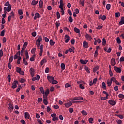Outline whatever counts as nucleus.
Masks as SVG:
<instances>
[{
	"label": "nucleus",
	"mask_w": 124,
	"mask_h": 124,
	"mask_svg": "<svg viewBox=\"0 0 124 124\" xmlns=\"http://www.w3.org/2000/svg\"><path fill=\"white\" fill-rule=\"evenodd\" d=\"M19 84V82L17 80H15L14 81L13 83H12V89H16L17 88V85Z\"/></svg>",
	"instance_id": "obj_1"
},
{
	"label": "nucleus",
	"mask_w": 124,
	"mask_h": 124,
	"mask_svg": "<svg viewBox=\"0 0 124 124\" xmlns=\"http://www.w3.org/2000/svg\"><path fill=\"white\" fill-rule=\"evenodd\" d=\"M47 79L49 82L52 83V82L54 81V79H55V78L53 76H47Z\"/></svg>",
	"instance_id": "obj_2"
},
{
	"label": "nucleus",
	"mask_w": 124,
	"mask_h": 124,
	"mask_svg": "<svg viewBox=\"0 0 124 124\" xmlns=\"http://www.w3.org/2000/svg\"><path fill=\"white\" fill-rule=\"evenodd\" d=\"M114 69L117 73H121L122 72V70L121 69V68H119L117 66H114Z\"/></svg>",
	"instance_id": "obj_3"
},
{
	"label": "nucleus",
	"mask_w": 124,
	"mask_h": 124,
	"mask_svg": "<svg viewBox=\"0 0 124 124\" xmlns=\"http://www.w3.org/2000/svg\"><path fill=\"white\" fill-rule=\"evenodd\" d=\"M65 43H68L69 40H70V37L68 35H65L64 36Z\"/></svg>",
	"instance_id": "obj_4"
},
{
	"label": "nucleus",
	"mask_w": 124,
	"mask_h": 124,
	"mask_svg": "<svg viewBox=\"0 0 124 124\" xmlns=\"http://www.w3.org/2000/svg\"><path fill=\"white\" fill-rule=\"evenodd\" d=\"M108 102L109 104H110V105H112V106L116 105V101H115L114 100H108Z\"/></svg>",
	"instance_id": "obj_5"
},
{
	"label": "nucleus",
	"mask_w": 124,
	"mask_h": 124,
	"mask_svg": "<svg viewBox=\"0 0 124 124\" xmlns=\"http://www.w3.org/2000/svg\"><path fill=\"white\" fill-rule=\"evenodd\" d=\"M30 72L31 73V76H32V77H33V76H34V69L31 68L30 69Z\"/></svg>",
	"instance_id": "obj_6"
},
{
	"label": "nucleus",
	"mask_w": 124,
	"mask_h": 124,
	"mask_svg": "<svg viewBox=\"0 0 124 124\" xmlns=\"http://www.w3.org/2000/svg\"><path fill=\"white\" fill-rule=\"evenodd\" d=\"M79 62H80V63H81L82 64H87V62H89V61L83 60L82 59H80L79 60Z\"/></svg>",
	"instance_id": "obj_7"
},
{
	"label": "nucleus",
	"mask_w": 124,
	"mask_h": 124,
	"mask_svg": "<svg viewBox=\"0 0 124 124\" xmlns=\"http://www.w3.org/2000/svg\"><path fill=\"white\" fill-rule=\"evenodd\" d=\"M124 17H121L120 19V21L119 22V26H122V25H124Z\"/></svg>",
	"instance_id": "obj_8"
},
{
	"label": "nucleus",
	"mask_w": 124,
	"mask_h": 124,
	"mask_svg": "<svg viewBox=\"0 0 124 124\" xmlns=\"http://www.w3.org/2000/svg\"><path fill=\"white\" fill-rule=\"evenodd\" d=\"M111 64L112 66H114V65H116V61L115 60V59L112 58L111 59Z\"/></svg>",
	"instance_id": "obj_9"
},
{
	"label": "nucleus",
	"mask_w": 124,
	"mask_h": 124,
	"mask_svg": "<svg viewBox=\"0 0 124 124\" xmlns=\"http://www.w3.org/2000/svg\"><path fill=\"white\" fill-rule=\"evenodd\" d=\"M40 47V51L39 53V56L41 57V56H42V52H43V45H41Z\"/></svg>",
	"instance_id": "obj_10"
},
{
	"label": "nucleus",
	"mask_w": 124,
	"mask_h": 124,
	"mask_svg": "<svg viewBox=\"0 0 124 124\" xmlns=\"http://www.w3.org/2000/svg\"><path fill=\"white\" fill-rule=\"evenodd\" d=\"M37 18H40V15L38 13H36L34 17V20H36Z\"/></svg>",
	"instance_id": "obj_11"
},
{
	"label": "nucleus",
	"mask_w": 124,
	"mask_h": 124,
	"mask_svg": "<svg viewBox=\"0 0 124 124\" xmlns=\"http://www.w3.org/2000/svg\"><path fill=\"white\" fill-rule=\"evenodd\" d=\"M71 105H72V103L70 101L68 103H66L65 104V107H66V108H68L69 107H70Z\"/></svg>",
	"instance_id": "obj_12"
},
{
	"label": "nucleus",
	"mask_w": 124,
	"mask_h": 124,
	"mask_svg": "<svg viewBox=\"0 0 124 124\" xmlns=\"http://www.w3.org/2000/svg\"><path fill=\"white\" fill-rule=\"evenodd\" d=\"M73 100H83V97L81 96H78L73 98Z\"/></svg>",
	"instance_id": "obj_13"
},
{
	"label": "nucleus",
	"mask_w": 124,
	"mask_h": 124,
	"mask_svg": "<svg viewBox=\"0 0 124 124\" xmlns=\"http://www.w3.org/2000/svg\"><path fill=\"white\" fill-rule=\"evenodd\" d=\"M24 115H25V119H30V113H29L28 112H25L24 113Z\"/></svg>",
	"instance_id": "obj_14"
},
{
	"label": "nucleus",
	"mask_w": 124,
	"mask_h": 124,
	"mask_svg": "<svg viewBox=\"0 0 124 124\" xmlns=\"http://www.w3.org/2000/svg\"><path fill=\"white\" fill-rule=\"evenodd\" d=\"M39 6L40 8H42V7L43 6V1H42V0L39 1Z\"/></svg>",
	"instance_id": "obj_15"
},
{
	"label": "nucleus",
	"mask_w": 124,
	"mask_h": 124,
	"mask_svg": "<svg viewBox=\"0 0 124 124\" xmlns=\"http://www.w3.org/2000/svg\"><path fill=\"white\" fill-rule=\"evenodd\" d=\"M85 37H86L87 39H88V40H89L90 41H91L92 40V36H91V35L87 34L85 35Z\"/></svg>",
	"instance_id": "obj_16"
},
{
	"label": "nucleus",
	"mask_w": 124,
	"mask_h": 124,
	"mask_svg": "<svg viewBox=\"0 0 124 124\" xmlns=\"http://www.w3.org/2000/svg\"><path fill=\"white\" fill-rule=\"evenodd\" d=\"M25 57H26V60H28L29 59V52H28V50H25L24 51Z\"/></svg>",
	"instance_id": "obj_17"
},
{
	"label": "nucleus",
	"mask_w": 124,
	"mask_h": 124,
	"mask_svg": "<svg viewBox=\"0 0 124 124\" xmlns=\"http://www.w3.org/2000/svg\"><path fill=\"white\" fill-rule=\"evenodd\" d=\"M74 31H75V32H76L77 33H80V29L76 28V27H75L74 28Z\"/></svg>",
	"instance_id": "obj_18"
},
{
	"label": "nucleus",
	"mask_w": 124,
	"mask_h": 124,
	"mask_svg": "<svg viewBox=\"0 0 124 124\" xmlns=\"http://www.w3.org/2000/svg\"><path fill=\"white\" fill-rule=\"evenodd\" d=\"M61 67L62 70H64V69H65V64H64L63 63H62L61 64Z\"/></svg>",
	"instance_id": "obj_19"
},
{
	"label": "nucleus",
	"mask_w": 124,
	"mask_h": 124,
	"mask_svg": "<svg viewBox=\"0 0 124 124\" xmlns=\"http://www.w3.org/2000/svg\"><path fill=\"white\" fill-rule=\"evenodd\" d=\"M38 3V1H35V0H33L31 3V5H36Z\"/></svg>",
	"instance_id": "obj_20"
},
{
	"label": "nucleus",
	"mask_w": 124,
	"mask_h": 124,
	"mask_svg": "<svg viewBox=\"0 0 124 124\" xmlns=\"http://www.w3.org/2000/svg\"><path fill=\"white\" fill-rule=\"evenodd\" d=\"M28 45V42H25L23 46V47H22V49L23 50H25V49H26V48H27V46Z\"/></svg>",
	"instance_id": "obj_21"
},
{
	"label": "nucleus",
	"mask_w": 124,
	"mask_h": 124,
	"mask_svg": "<svg viewBox=\"0 0 124 124\" xmlns=\"http://www.w3.org/2000/svg\"><path fill=\"white\" fill-rule=\"evenodd\" d=\"M44 62H47V60H46V59H44L42 60H41V61L40 62L41 65L44 64Z\"/></svg>",
	"instance_id": "obj_22"
},
{
	"label": "nucleus",
	"mask_w": 124,
	"mask_h": 124,
	"mask_svg": "<svg viewBox=\"0 0 124 124\" xmlns=\"http://www.w3.org/2000/svg\"><path fill=\"white\" fill-rule=\"evenodd\" d=\"M50 93V90L49 89H47L45 92H44V93L46 95H49V93Z\"/></svg>",
	"instance_id": "obj_23"
},
{
	"label": "nucleus",
	"mask_w": 124,
	"mask_h": 124,
	"mask_svg": "<svg viewBox=\"0 0 124 124\" xmlns=\"http://www.w3.org/2000/svg\"><path fill=\"white\" fill-rule=\"evenodd\" d=\"M81 113L83 116H87V115H88V112L85 110H82Z\"/></svg>",
	"instance_id": "obj_24"
},
{
	"label": "nucleus",
	"mask_w": 124,
	"mask_h": 124,
	"mask_svg": "<svg viewBox=\"0 0 124 124\" xmlns=\"http://www.w3.org/2000/svg\"><path fill=\"white\" fill-rule=\"evenodd\" d=\"M83 47L85 48H88V42L86 41L83 42Z\"/></svg>",
	"instance_id": "obj_25"
},
{
	"label": "nucleus",
	"mask_w": 124,
	"mask_h": 124,
	"mask_svg": "<svg viewBox=\"0 0 124 124\" xmlns=\"http://www.w3.org/2000/svg\"><path fill=\"white\" fill-rule=\"evenodd\" d=\"M99 69V67L98 66H96L93 69V72L95 73L97 70Z\"/></svg>",
	"instance_id": "obj_26"
},
{
	"label": "nucleus",
	"mask_w": 124,
	"mask_h": 124,
	"mask_svg": "<svg viewBox=\"0 0 124 124\" xmlns=\"http://www.w3.org/2000/svg\"><path fill=\"white\" fill-rule=\"evenodd\" d=\"M39 90L41 93H42V94H44V89L43 88V87H40Z\"/></svg>",
	"instance_id": "obj_27"
},
{
	"label": "nucleus",
	"mask_w": 124,
	"mask_h": 124,
	"mask_svg": "<svg viewBox=\"0 0 124 124\" xmlns=\"http://www.w3.org/2000/svg\"><path fill=\"white\" fill-rule=\"evenodd\" d=\"M16 72H17V73H19L20 72L22 71V69H21V68L19 67H16Z\"/></svg>",
	"instance_id": "obj_28"
},
{
	"label": "nucleus",
	"mask_w": 124,
	"mask_h": 124,
	"mask_svg": "<svg viewBox=\"0 0 124 124\" xmlns=\"http://www.w3.org/2000/svg\"><path fill=\"white\" fill-rule=\"evenodd\" d=\"M60 22V21H56L55 23V25L56 26V28H59V27H60V26H61V23H59Z\"/></svg>",
	"instance_id": "obj_29"
},
{
	"label": "nucleus",
	"mask_w": 124,
	"mask_h": 124,
	"mask_svg": "<svg viewBox=\"0 0 124 124\" xmlns=\"http://www.w3.org/2000/svg\"><path fill=\"white\" fill-rule=\"evenodd\" d=\"M3 56V51H2V49L0 50V61L1 59V57Z\"/></svg>",
	"instance_id": "obj_30"
},
{
	"label": "nucleus",
	"mask_w": 124,
	"mask_h": 124,
	"mask_svg": "<svg viewBox=\"0 0 124 124\" xmlns=\"http://www.w3.org/2000/svg\"><path fill=\"white\" fill-rule=\"evenodd\" d=\"M110 8H111V4H107L106 5V9L108 10H110Z\"/></svg>",
	"instance_id": "obj_31"
},
{
	"label": "nucleus",
	"mask_w": 124,
	"mask_h": 124,
	"mask_svg": "<svg viewBox=\"0 0 124 124\" xmlns=\"http://www.w3.org/2000/svg\"><path fill=\"white\" fill-rule=\"evenodd\" d=\"M102 45H103V46L106 45V40L105 38L102 39Z\"/></svg>",
	"instance_id": "obj_32"
},
{
	"label": "nucleus",
	"mask_w": 124,
	"mask_h": 124,
	"mask_svg": "<svg viewBox=\"0 0 124 124\" xmlns=\"http://www.w3.org/2000/svg\"><path fill=\"white\" fill-rule=\"evenodd\" d=\"M9 108H10V109H12V110H13V109H14V106H13V104H12L11 103L9 104Z\"/></svg>",
	"instance_id": "obj_33"
},
{
	"label": "nucleus",
	"mask_w": 124,
	"mask_h": 124,
	"mask_svg": "<svg viewBox=\"0 0 124 124\" xmlns=\"http://www.w3.org/2000/svg\"><path fill=\"white\" fill-rule=\"evenodd\" d=\"M42 41V37L41 36H39L38 39L36 40V42H41Z\"/></svg>",
	"instance_id": "obj_34"
},
{
	"label": "nucleus",
	"mask_w": 124,
	"mask_h": 124,
	"mask_svg": "<svg viewBox=\"0 0 124 124\" xmlns=\"http://www.w3.org/2000/svg\"><path fill=\"white\" fill-rule=\"evenodd\" d=\"M7 78H8V82H9V83H10L11 81V75H8L7 76Z\"/></svg>",
	"instance_id": "obj_35"
},
{
	"label": "nucleus",
	"mask_w": 124,
	"mask_h": 124,
	"mask_svg": "<svg viewBox=\"0 0 124 124\" xmlns=\"http://www.w3.org/2000/svg\"><path fill=\"white\" fill-rule=\"evenodd\" d=\"M49 43L51 46H54L55 45V42L53 41L52 39L49 41Z\"/></svg>",
	"instance_id": "obj_36"
},
{
	"label": "nucleus",
	"mask_w": 124,
	"mask_h": 124,
	"mask_svg": "<svg viewBox=\"0 0 124 124\" xmlns=\"http://www.w3.org/2000/svg\"><path fill=\"white\" fill-rule=\"evenodd\" d=\"M20 62H21V56H18V58L17 61V64H20V63H21Z\"/></svg>",
	"instance_id": "obj_37"
},
{
	"label": "nucleus",
	"mask_w": 124,
	"mask_h": 124,
	"mask_svg": "<svg viewBox=\"0 0 124 124\" xmlns=\"http://www.w3.org/2000/svg\"><path fill=\"white\" fill-rule=\"evenodd\" d=\"M5 33V30H3L0 32V36H4V33Z\"/></svg>",
	"instance_id": "obj_38"
},
{
	"label": "nucleus",
	"mask_w": 124,
	"mask_h": 124,
	"mask_svg": "<svg viewBox=\"0 0 124 124\" xmlns=\"http://www.w3.org/2000/svg\"><path fill=\"white\" fill-rule=\"evenodd\" d=\"M71 103H80V102H81L80 101H74V100H72L70 101Z\"/></svg>",
	"instance_id": "obj_39"
},
{
	"label": "nucleus",
	"mask_w": 124,
	"mask_h": 124,
	"mask_svg": "<svg viewBox=\"0 0 124 124\" xmlns=\"http://www.w3.org/2000/svg\"><path fill=\"white\" fill-rule=\"evenodd\" d=\"M110 81H111V82H114V83L115 82V81H117V79H116V78L115 77H112L110 78Z\"/></svg>",
	"instance_id": "obj_40"
},
{
	"label": "nucleus",
	"mask_w": 124,
	"mask_h": 124,
	"mask_svg": "<svg viewBox=\"0 0 124 124\" xmlns=\"http://www.w3.org/2000/svg\"><path fill=\"white\" fill-rule=\"evenodd\" d=\"M13 61V56H12L9 59V63H11Z\"/></svg>",
	"instance_id": "obj_41"
},
{
	"label": "nucleus",
	"mask_w": 124,
	"mask_h": 124,
	"mask_svg": "<svg viewBox=\"0 0 124 124\" xmlns=\"http://www.w3.org/2000/svg\"><path fill=\"white\" fill-rule=\"evenodd\" d=\"M84 69L85 70H86V71L87 72V73H89L90 74V73H91V72H90V70H89V68H88V67L85 66L84 67Z\"/></svg>",
	"instance_id": "obj_42"
},
{
	"label": "nucleus",
	"mask_w": 124,
	"mask_h": 124,
	"mask_svg": "<svg viewBox=\"0 0 124 124\" xmlns=\"http://www.w3.org/2000/svg\"><path fill=\"white\" fill-rule=\"evenodd\" d=\"M56 15L57 19H60L61 18V15L60 14V13L59 12H56Z\"/></svg>",
	"instance_id": "obj_43"
},
{
	"label": "nucleus",
	"mask_w": 124,
	"mask_h": 124,
	"mask_svg": "<svg viewBox=\"0 0 124 124\" xmlns=\"http://www.w3.org/2000/svg\"><path fill=\"white\" fill-rule=\"evenodd\" d=\"M80 3L82 5V6H84L85 5V0H80Z\"/></svg>",
	"instance_id": "obj_44"
},
{
	"label": "nucleus",
	"mask_w": 124,
	"mask_h": 124,
	"mask_svg": "<svg viewBox=\"0 0 124 124\" xmlns=\"http://www.w3.org/2000/svg\"><path fill=\"white\" fill-rule=\"evenodd\" d=\"M118 97H119V98H122V99H124V95L123 94H119L118 95Z\"/></svg>",
	"instance_id": "obj_45"
},
{
	"label": "nucleus",
	"mask_w": 124,
	"mask_h": 124,
	"mask_svg": "<svg viewBox=\"0 0 124 124\" xmlns=\"http://www.w3.org/2000/svg\"><path fill=\"white\" fill-rule=\"evenodd\" d=\"M18 12L19 15H23V10H22V9L18 10Z\"/></svg>",
	"instance_id": "obj_46"
},
{
	"label": "nucleus",
	"mask_w": 124,
	"mask_h": 124,
	"mask_svg": "<svg viewBox=\"0 0 124 124\" xmlns=\"http://www.w3.org/2000/svg\"><path fill=\"white\" fill-rule=\"evenodd\" d=\"M116 41L118 44H121V39H120V37H117L116 38Z\"/></svg>",
	"instance_id": "obj_47"
},
{
	"label": "nucleus",
	"mask_w": 124,
	"mask_h": 124,
	"mask_svg": "<svg viewBox=\"0 0 124 124\" xmlns=\"http://www.w3.org/2000/svg\"><path fill=\"white\" fill-rule=\"evenodd\" d=\"M107 84H108V87L111 86V85H112V81H111V80H110V81H109V80H108L107 81Z\"/></svg>",
	"instance_id": "obj_48"
},
{
	"label": "nucleus",
	"mask_w": 124,
	"mask_h": 124,
	"mask_svg": "<svg viewBox=\"0 0 124 124\" xmlns=\"http://www.w3.org/2000/svg\"><path fill=\"white\" fill-rule=\"evenodd\" d=\"M93 118H90L88 119V121L90 123V124H93Z\"/></svg>",
	"instance_id": "obj_49"
},
{
	"label": "nucleus",
	"mask_w": 124,
	"mask_h": 124,
	"mask_svg": "<svg viewBox=\"0 0 124 124\" xmlns=\"http://www.w3.org/2000/svg\"><path fill=\"white\" fill-rule=\"evenodd\" d=\"M47 100L43 99V103L45 104V105H48V101Z\"/></svg>",
	"instance_id": "obj_50"
},
{
	"label": "nucleus",
	"mask_w": 124,
	"mask_h": 124,
	"mask_svg": "<svg viewBox=\"0 0 124 124\" xmlns=\"http://www.w3.org/2000/svg\"><path fill=\"white\" fill-rule=\"evenodd\" d=\"M23 63H24V64H25V65H28V62L26 61V59H25V58H23Z\"/></svg>",
	"instance_id": "obj_51"
},
{
	"label": "nucleus",
	"mask_w": 124,
	"mask_h": 124,
	"mask_svg": "<svg viewBox=\"0 0 124 124\" xmlns=\"http://www.w3.org/2000/svg\"><path fill=\"white\" fill-rule=\"evenodd\" d=\"M36 50V48H33V49H32L31 50V54H35Z\"/></svg>",
	"instance_id": "obj_52"
},
{
	"label": "nucleus",
	"mask_w": 124,
	"mask_h": 124,
	"mask_svg": "<svg viewBox=\"0 0 124 124\" xmlns=\"http://www.w3.org/2000/svg\"><path fill=\"white\" fill-rule=\"evenodd\" d=\"M43 97L45 100H48V95L43 94Z\"/></svg>",
	"instance_id": "obj_53"
},
{
	"label": "nucleus",
	"mask_w": 124,
	"mask_h": 124,
	"mask_svg": "<svg viewBox=\"0 0 124 124\" xmlns=\"http://www.w3.org/2000/svg\"><path fill=\"white\" fill-rule=\"evenodd\" d=\"M52 121H59V117H53V118L52 119Z\"/></svg>",
	"instance_id": "obj_54"
},
{
	"label": "nucleus",
	"mask_w": 124,
	"mask_h": 124,
	"mask_svg": "<svg viewBox=\"0 0 124 124\" xmlns=\"http://www.w3.org/2000/svg\"><path fill=\"white\" fill-rule=\"evenodd\" d=\"M7 9V12H9V11L11 10V5H9V6H8Z\"/></svg>",
	"instance_id": "obj_55"
},
{
	"label": "nucleus",
	"mask_w": 124,
	"mask_h": 124,
	"mask_svg": "<svg viewBox=\"0 0 124 124\" xmlns=\"http://www.w3.org/2000/svg\"><path fill=\"white\" fill-rule=\"evenodd\" d=\"M102 86L103 89H106V84H105V82H103L102 83Z\"/></svg>",
	"instance_id": "obj_56"
},
{
	"label": "nucleus",
	"mask_w": 124,
	"mask_h": 124,
	"mask_svg": "<svg viewBox=\"0 0 124 124\" xmlns=\"http://www.w3.org/2000/svg\"><path fill=\"white\" fill-rule=\"evenodd\" d=\"M51 83L52 84H53V85H55L56 84H58V81L55 80V78H54Z\"/></svg>",
	"instance_id": "obj_57"
},
{
	"label": "nucleus",
	"mask_w": 124,
	"mask_h": 124,
	"mask_svg": "<svg viewBox=\"0 0 124 124\" xmlns=\"http://www.w3.org/2000/svg\"><path fill=\"white\" fill-rule=\"evenodd\" d=\"M85 85H83L82 84H79V88L81 89V90H84L85 89Z\"/></svg>",
	"instance_id": "obj_58"
},
{
	"label": "nucleus",
	"mask_w": 124,
	"mask_h": 124,
	"mask_svg": "<svg viewBox=\"0 0 124 124\" xmlns=\"http://www.w3.org/2000/svg\"><path fill=\"white\" fill-rule=\"evenodd\" d=\"M115 17L116 18H118V17H120V12L116 13H115Z\"/></svg>",
	"instance_id": "obj_59"
},
{
	"label": "nucleus",
	"mask_w": 124,
	"mask_h": 124,
	"mask_svg": "<svg viewBox=\"0 0 124 124\" xmlns=\"http://www.w3.org/2000/svg\"><path fill=\"white\" fill-rule=\"evenodd\" d=\"M105 19H106V16L103 15L102 17H101V20H102L103 21H105Z\"/></svg>",
	"instance_id": "obj_60"
},
{
	"label": "nucleus",
	"mask_w": 124,
	"mask_h": 124,
	"mask_svg": "<svg viewBox=\"0 0 124 124\" xmlns=\"http://www.w3.org/2000/svg\"><path fill=\"white\" fill-rule=\"evenodd\" d=\"M109 74L110 77H112L113 76V72H112L111 70H109Z\"/></svg>",
	"instance_id": "obj_61"
},
{
	"label": "nucleus",
	"mask_w": 124,
	"mask_h": 124,
	"mask_svg": "<svg viewBox=\"0 0 124 124\" xmlns=\"http://www.w3.org/2000/svg\"><path fill=\"white\" fill-rule=\"evenodd\" d=\"M119 62H124V56H122L121 57V58L119 60Z\"/></svg>",
	"instance_id": "obj_62"
},
{
	"label": "nucleus",
	"mask_w": 124,
	"mask_h": 124,
	"mask_svg": "<svg viewBox=\"0 0 124 124\" xmlns=\"http://www.w3.org/2000/svg\"><path fill=\"white\" fill-rule=\"evenodd\" d=\"M31 35L32 36H33V37H35V36H36V32L35 31H34L32 32Z\"/></svg>",
	"instance_id": "obj_63"
},
{
	"label": "nucleus",
	"mask_w": 124,
	"mask_h": 124,
	"mask_svg": "<svg viewBox=\"0 0 124 124\" xmlns=\"http://www.w3.org/2000/svg\"><path fill=\"white\" fill-rule=\"evenodd\" d=\"M69 87H71V85H70V84H69V83H66L65 85V88H69Z\"/></svg>",
	"instance_id": "obj_64"
}]
</instances>
